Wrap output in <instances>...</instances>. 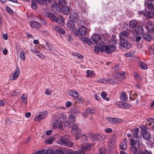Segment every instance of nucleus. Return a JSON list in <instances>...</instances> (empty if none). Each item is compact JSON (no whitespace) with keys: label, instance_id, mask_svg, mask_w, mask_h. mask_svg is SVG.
Returning <instances> with one entry per match:
<instances>
[{"label":"nucleus","instance_id":"nucleus-7","mask_svg":"<svg viewBox=\"0 0 154 154\" xmlns=\"http://www.w3.org/2000/svg\"><path fill=\"white\" fill-rule=\"evenodd\" d=\"M63 122L60 119H55L54 120L52 128L54 129L55 128H59L60 130L63 129Z\"/></svg>","mask_w":154,"mask_h":154},{"label":"nucleus","instance_id":"nucleus-11","mask_svg":"<svg viewBox=\"0 0 154 154\" xmlns=\"http://www.w3.org/2000/svg\"><path fill=\"white\" fill-rule=\"evenodd\" d=\"M94 140H102L105 138V136L101 134H96L92 135Z\"/></svg>","mask_w":154,"mask_h":154},{"label":"nucleus","instance_id":"nucleus-34","mask_svg":"<svg viewBox=\"0 0 154 154\" xmlns=\"http://www.w3.org/2000/svg\"><path fill=\"white\" fill-rule=\"evenodd\" d=\"M146 16L148 18H152L154 17V11H146Z\"/></svg>","mask_w":154,"mask_h":154},{"label":"nucleus","instance_id":"nucleus-14","mask_svg":"<svg viewBox=\"0 0 154 154\" xmlns=\"http://www.w3.org/2000/svg\"><path fill=\"white\" fill-rule=\"evenodd\" d=\"M146 28L149 32H154V27L152 24L149 21L147 22L146 25Z\"/></svg>","mask_w":154,"mask_h":154},{"label":"nucleus","instance_id":"nucleus-21","mask_svg":"<svg viewBox=\"0 0 154 154\" xmlns=\"http://www.w3.org/2000/svg\"><path fill=\"white\" fill-rule=\"evenodd\" d=\"M30 24L31 26L33 28H38L41 26V24L40 23L35 21L31 22Z\"/></svg>","mask_w":154,"mask_h":154},{"label":"nucleus","instance_id":"nucleus-44","mask_svg":"<svg viewBox=\"0 0 154 154\" xmlns=\"http://www.w3.org/2000/svg\"><path fill=\"white\" fill-rule=\"evenodd\" d=\"M51 0H38V2L40 4L46 5L48 3L50 2Z\"/></svg>","mask_w":154,"mask_h":154},{"label":"nucleus","instance_id":"nucleus-62","mask_svg":"<svg viewBox=\"0 0 154 154\" xmlns=\"http://www.w3.org/2000/svg\"><path fill=\"white\" fill-rule=\"evenodd\" d=\"M100 46L95 47L94 48V51L96 54L98 53L99 51Z\"/></svg>","mask_w":154,"mask_h":154},{"label":"nucleus","instance_id":"nucleus-49","mask_svg":"<svg viewBox=\"0 0 154 154\" xmlns=\"http://www.w3.org/2000/svg\"><path fill=\"white\" fill-rule=\"evenodd\" d=\"M35 54L39 58L42 59H43L45 58V56L41 53L39 52L38 51Z\"/></svg>","mask_w":154,"mask_h":154},{"label":"nucleus","instance_id":"nucleus-61","mask_svg":"<svg viewBox=\"0 0 154 154\" xmlns=\"http://www.w3.org/2000/svg\"><path fill=\"white\" fill-rule=\"evenodd\" d=\"M46 45L48 48L47 50H49L50 51L51 50L52 47L51 44H50L46 42Z\"/></svg>","mask_w":154,"mask_h":154},{"label":"nucleus","instance_id":"nucleus-22","mask_svg":"<svg viewBox=\"0 0 154 154\" xmlns=\"http://www.w3.org/2000/svg\"><path fill=\"white\" fill-rule=\"evenodd\" d=\"M70 10V8L66 5L62 6V11L64 14H67Z\"/></svg>","mask_w":154,"mask_h":154},{"label":"nucleus","instance_id":"nucleus-42","mask_svg":"<svg viewBox=\"0 0 154 154\" xmlns=\"http://www.w3.org/2000/svg\"><path fill=\"white\" fill-rule=\"evenodd\" d=\"M54 140V137L49 138L46 139L45 142V143L50 144H51Z\"/></svg>","mask_w":154,"mask_h":154},{"label":"nucleus","instance_id":"nucleus-31","mask_svg":"<svg viewBox=\"0 0 154 154\" xmlns=\"http://www.w3.org/2000/svg\"><path fill=\"white\" fill-rule=\"evenodd\" d=\"M137 25V22L135 20H132L130 21L129 23V27L131 28H134Z\"/></svg>","mask_w":154,"mask_h":154},{"label":"nucleus","instance_id":"nucleus-3","mask_svg":"<svg viewBox=\"0 0 154 154\" xmlns=\"http://www.w3.org/2000/svg\"><path fill=\"white\" fill-rule=\"evenodd\" d=\"M48 17L50 20L55 22L58 23V24L61 25H64L65 22L63 17L60 16L57 18L56 16L52 13L48 12L47 13Z\"/></svg>","mask_w":154,"mask_h":154},{"label":"nucleus","instance_id":"nucleus-64","mask_svg":"<svg viewBox=\"0 0 154 154\" xmlns=\"http://www.w3.org/2000/svg\"><path fill=\"white\" fill-rule=\"evenodd\" d=\"M33 154H45L44 150H41L36 152H35Z\"/></svg>","mask_w":154,"mask_h":154},{"label":"nucleus","instance_id":"nucleus-9","mask_svg":"<svg viewBox=\"0 0 154 154\" xmlns=\"http://www.w3.org/2000/svg\"><path fill=\"white\" fill-rule=\"evenodd\" d=\"M88 32V29L83 26H81L78 28V35L83 36L86 35Z\"/></svg>","mask_w":154,"mask_h":154},{"label":"nucleus","instance_id":"nucleus-6","mask_svg":"<svg viewBox=\"0 0 154 154\" xmlns=\"http://www.w3.org/2000/svg\"><path fill=\"white\" fill-rule=\"evenodd\" d=\"M100 51L102 52L104 51L106 53H110L113 52L116 50V47L115 46L111 45V46H104L102 47V45L101 46Z\"/></svg>","mask_w":154,"mask_h":154},{"label":"nucleus","instance_id":"nucleus-12","mask_svg":"<svg viewBox=\"0 0 154 154\" xmlns=\"http://www.w3.org/2000/svg\"><path fill=\"white\" fill-rule=\"evenodd\" d=\"M69 18L71 20H74L75 22H77L79 20L78 14L73 11L70 14Z\"/></svg>","mask_w":154,"mask_h":154},{"label":"nucleus","instance_id":"nucleus-46","mask_svg":"<svg viewBox=\"0 0 154 154\" xmlns=\"http://www.w3.org/2000/svg\"><path fill=\"white\" fill-rule=\"evenodd\" d=\"M27 95L26 94H23L22 95L21 99L23 103H26L27 102Z\"/></svg>","mask_w":154,"mask_h":154},{"label":"nucleus","instance_id":"nucleus-45","mask_svg":"<svg viewBox=\"0 0 154 154\" xmlns=\"http://www.w3.org/2000/svg\"><path fill=\"white\" fill-rule=\"evenodd\" d=\"M148 9L149 10L154 11V4L152 3H150L147 5Z\"/></svg>","mask_w":154,"mask_h":154},{"label":"nucleus","instance_id":"nucleus-28","mask_svg":"<svg viewBox=\"0 0 154 154\" xmlns=\"http://www.w3.org/2000/svg\"><path fill=\"white\" fill-rule=\"evenodd\" d=\"M38 0H32L31 1V6L32 8L34 10H35L37 9V4Z\"/></svg>","mask_w":154,"mask_h":154},{"label":"nucleus","instance_id":"nucleus-32","mask_svg":"<svg viewBox=\"0 0 154 154\" xmlns=\"http://www.w3.org/2000/svg\"><path fill=\"white\" fill-rule=\"evenodd\" d=\"M143 38L148 42L150 41L152 39L151 36L148 34H144L143 35Z\"/></svg>","mask_w":154,"mask_h":154},{"label":"nucleus","instance_id":"nucleus-23","mask_svg":"<svg viewBox=\"0 0 154 154\" xmlns=\"http://www.w3.org/2000/svg\"><path fill=\"white\" fill-rule=\"evenodd\" d=\"M144 30L143 27L140 26H138L135 29V32L136 33L138 34H141L143 33Z\"/></svg>","mask_w":154,"mask_h":154},{"label":"nucleus","instance_id":"nucleus-63","mask_svg":"<svg viewBox=\"0 0 154 154\" xmlns=\"http://www.w3.org/2000/svg\"><path fill=\"white\" fill-rule=\"evenodd\" d=\"M6 10L8 11V12H9L10 14H13V12L12 10L9 7H7L6 8Z\"/></svg>","mask_w":154,"mask_h":154},{"label":"nucleus","instance_id":"nucleus-10","mask_svg":"<svg viewBox=\"0 0 154 154\" xmlns=\"http://www.w3.org/2000/svg\"><path fill=\"white\" fill-rule=\"evenodd\" d=\"M119 44L121 46L126 49H129L131 46L130 42L126 39L120 40Z\"/></svg>","mask_w":154,"mask_h":154},{"label":"nucleus","instance_id":"nucleus-53","mask_svg":"<svg viewBox=\"0 0 154 154\" xmlns=\"http://www.w3.org/2000/svg\"><path fill=\"white\" fill-rule=\"evenodd\" d=\"M58 2L59 4L62 6L66 5V4L65 0H58Z\"/></svg>","mask_w":154,"mask_h":154},{"label":"nucleus","instance_id":"nucleus-50","mask_svg":"<svg viewBox=\"0 0 154 154\" xmlns=\"http://www.w3.org/2000/svg\"><path fill=\"white\" fill-rule=\"evenodd\" d=\"M140 128L141 130L143 131H146V130L148 128V127L147 126V125L146 124L145 125H143L140 126Z\"/></svg>","mask_w":154,"mask_h":154},{"label":"nucleus","instance_id":"nucleus-4","mask_svg":"<svg viewBox=\"0 0 154 154\" xmlns=\"http://www.w3.org/2000/svg\"><path fill=\"white\" fill-rule=\"evenodd\" d=\"M68 138V136L63 135L59 140L58 143L60 145H63L69 147H72L73 144L72 143L69 141Z\"/></svg>","mask_w":154,"mask_h":154},{"label":"nucleus","instance_id":"nucleus-20","mask_svg":"<svg viewBox=\"0 0 154 154\" xmlns=\"http://www.w3.org/2000/svg\"><path fill=\"white\" fill-rule=\"evenodd\" d=\"M142 136L143 138L146 140H149L151 138V136L149 133L147 131H144L142 133Z\"/></svg>","mask_w":154,"mask_h":154},{"label":"nucleus","instance_id":"nucleus-37","mask_svg":"<svg viewBox=\"0 0 154 154\" xmlns=\"http://www.w3.org/2000/svg\"><path fill=\"white\" fill-rule=\"evenodd\" d=\"M139 154H151V152L148 151L146 150H143L141 149H140L138 150Z\"/></svg>","mask_w":154,"mask_h":154},{"label":"nucleus","instance_id":"nucleus-38","mask_svg":"<svg viewBox=\"0 0 154 154\" xmlns=\"http://www.w3.org/2000/svg\"><path fill=\"white\" fill-rule=\"evenodd\" d=\"M86 73L87 76L89 78H91L94 77V71L89 70H87L86 71Z\"/></svg>","mask_w":154,"mask_h":154},{"label":"nucleus","instance_id":"nucleus-33","mask_svg":"<svg viewBox=\"0 0 154 154\" xmlns=\"http://www.w3.org/2000/svg\"><path fill=\"white\" fill-rule=\"evenodd\" d=\"M54 29L56 31L59 33H60L62 34L65 33V31L57 26H55L54 27Z\"/></svg>","mask_w":154,"mask_h":154},{"label":"nucleus","instance_id":"nucleus-24","mask_svg":"<svg viewBox=\"0 0 154 154\" xmlns=\"http://www.w3.org/2000/svg\"><path fill=\"white\" fill-rule=\"evenodd\" d=\"M67 154H85V152L81 149L77 151H69L67 153Z\"/></svg>","mask_w":154,"mask_h":154},{"label":"nucleus","instance_id":"nucleus-17","mask_svg":"<svg viewBox=\"0 0 154 154\" xmlns=\"http://www.w3.org/2000/svg\"><path fill=\"white\" fill-rule=\"evenodd\" d=\"M52 11L56 14H58L60 11L59 5L57 4H54L52 6Z\"/></svg>","mask_w":154,"mask_h":154},{"label":"nucleus","instance_id":"nucleus-35","mask_svg":"<svg viewBox=\"0 0 154 154\" xmlns=\"http://www.w3.org/2000/svg\"><path fill=\"white\" fill-rule=\"evenodd\" d=\"M133 136L134 138H137L139 133V129L138 128H135L133 131Z\"/></svg>","mask_w":154,"mask_h":154},{"label":"nucleus","instance_id":"nucleus-8","mask_svg":"<svg viewBox=\"0 0 154 154\" xmlns=\"http://www.w3.org/2000/svg\"><path fill=\"white\" fill-rule=\"evenodd\" d=\"M48 115V113L46 111L41 112L39 113L38 115L36 116L34 118V119L36 121H41L43 119L45 118Z\"/></svg>","mask_w":154,"mask_h":154},{"label":"nucleus","instance_id":"nucleus-2","mask_svg":"<svg viewBox=\"0 0 154 154\" xmlns=\"http://www.w3.org/2000/svg\"><path fill=\"white\" fill-rule=\"evenodd\" d=\"M91 39L97 46H102V45L106 44L108 42H109L108 40L103 39L102 38H101L100 35L98 34H96L92 35L91 36Z\"/></svg>","mask_w":154,"mask_h":154},{"label":"nucleus","instance_id":"nucleus-59","mask_svg":"<svg viewBox=\"0 0 154 154\" xmlns=\"http://www.w3.org/2000/svg\"><path fill=\"white\" fill-rule=\"evenodd\" d=\"M105 149L104 148L102 147L99 150V153L98 154H104L105 153Z\"/></svg>","mask_w":154,"mask_h":154},{"label":"nucleus","instance_id":"nucleus-16","mask_svg":"<svg viewBox=\"0 0 154 154\" xmlns=\"http://www.w3.org/2000/svg\"><path fill=\"white\" fill-rule=\"evenodd\" d=\"M67 28L70 31H73L75 27V25L72 20L69 21L66 24Z\"/></svg>","mask_w":154,"mask_h":154},{"label":"nucleus","instance_id":"nucleus-51","mask_svg":"<svg viewBox=\"0 0 154 154\" xmlns=\"http://www.w3.org/2000/svg\"><path fill=\"white\" fill-rule=\"evenodd\" d=\"M20 57L21 60H25V53L23 51L21 52L20 54Z\"/></svg>","mask_w":154,"mask_h":154},{"label":"nucleus","instance_id":"nucleus-55","mask_svg":"<svg viewBox=\"0 0 154 154\" xmlns=\"http://www.w3.org/2000/svg\"><path fill=\"white\" fill-rule=\"evenodd\" d=\"M52 93V91L49 89H46L45 92V94L47 95H49Z\"/></svg>","mask_w":154,"mask_h":154},{"label":"nucleus","instance_id":"nucleus-41","mask_svg":"<svg viewBox=\"0 0 154 154\" xmlns=\"http://www.w3.org/2000/svg\"><path fill=\"white\" fill-rule=\"evenodd\" d=\"M139 65L141 69H146L147 68V66L143 62H140Z\"/></svg>","mask_w":154,"mask_h":154},{"label":"nucleus","instance_id":"nucleus-57","mask_svg":"<svg viewBox=\"0 0 154 154\" xmlns=\"http://www.w3.org/2000/svg\"><path fill=\"white\" fill-rule=\"evenodd\" d=\"M130 106V105L128 104L127 103H122V108L125 109L126 108H128Z\"/></svg>","mask_w":154,"mask_h":154},{"label":"nucleus","instance_id":"nucleus-56","mask_svg":"<svg viewBox=\"0 0 154 154\" xmlns=\"http://www.w3.org/2000/svg\"><path fill=\"white\" fill-rule=\"evenodd\" d=\"M146 11H139L138 12V14L141 16L142 15H143L144 16H146Z\"/></svg>","mask_w":154,"mask_h":154},{"label":"nucleus","instance_id":"nucleus-48","mask_svg":"<svg viewBox=\"0 0 154 154\" xmlns=\"http://www.w3.org/2000/svg\"><path fill=\"white\" fill-rule=\"evenodd\" d=\"M54 151L51 149H48L45 151V154H54Z\"/></svg>","mask_w":154,"mask_h":154},{"label":"nucleus","instance_id":"nucleus-27","mask_svg":"<svg viewBox=\"0 0 154 154\" xmlns=\"http://www.w3.org/2000/svg\"><path fill=\"white\" fill-rule=\"evenodd\" d=\"M120 98L121 100L124 101H127L128 98L127 97L126 94L125 92L124 91H122L121 93Z\"/></svg>","mask_w":154,"mask_h":154},{"label":"nucleus","instance_id":"nucleus-18","mask_svg":"<svg viewBox=\"0 0 154 154\" xmlns=\"http://www.w3.org/2000/svg\"><path fill=\"white\" fill-rule=\"evenodd\" d=\"M92 146V144L91 143L83 144L81 146V148L82 149L81 150L85 152L84 151H88L90 150Z\"/></svg>","mask_w":154,"mask_h":154},{"label":"nucleus","instance_id":"nucleus-54","mask_svg":"<svg viewBox=\"0 0 154 154\" xmlns=\"http://www.w3.org/2000/svg\"><path fill=\"white\" fill-rule=\"evenodd\" d=\"M112 44L114 45L116 43L117 41V39L115 35H112Z\"/></svg>","mask_w":154,"mask_h":154},{"label":"nucleus","instance_id":"nucleus-1","mask_svg":"<svg viewBox=\"0 0 154 154\" xmlns=\"http://www.w3.org/2000/svg\"><path fill=\"white\" fill-rule=\"evenodd\" d=\"M114 78L111 79L109 78L100 79L97 81L100 83L105 84H109L111 85H116L120 83L121 79L125 78V73L124 72L119 73H116L113 75Z\"/></svg>","mask_w":154,"mask_h":154},{"label":"nucleus","instance_id":"nucleus-19","mask_svg":"<svg viewBox=\"0 0 154 154\" xmlns=\"http://www.w3.org/2000/svg\"><path fill=\"white\" fill-rule=\"evenodd\" d=\"M120 40L125 39L128 38L129 36V34L128 32L126 31H123L119 33Z\"/></svg>","mask_w":154,"mask_h":154},{"label":"nucleus","instance_id":"nucleus-36","mask_svg":"<svg viewBox=\"0 0 154 154\" xmlns=\"http://www.w3.org/2000/svg\"><path fill=\"white\" fill-rule=\"evenodd\" d=\"M126 140L122 141L120 143L119 147L121 149H126L127 147L125 142Z\"/></svg>","mask_w":154,"mask_h":154},{"label":"nucleus","instance_id":"nucleus-40","mask_svg":"<svg viewBox=\"0 0 154 154\" xmlns=\"http://www.w3.org/2000/svg\"><path fill=\"white\" fill-rule=\"evenodd\" d=\"M85 113L87 115H90L94 113L95 110L92 108H89L85 111Z\"/></svg>","mask_w":154,"mask_h":154},{"label":"nucleus","instance_id":"nucleus-5","mask_svg":"<svg viewBox=\"0 0 154 154\" xmlns=\"http://www.w3.org/2000/svg\"><path fill=\"white\" fill-rule=\"evenodd\" d=\"M71 128L72 134L75 137L76 139L77 140L79 138L81 133V130L78 128V125L74 123L72 124Z\"/></svg>","mask_w":154,"mask_h":154},{"label":"nucleus","instance_id":"nucleus-39","mask_svg":"<svg viewBox=\"0 0 154 154\" xmlns=\"http://www.w3.org/2000/svg\"><path fill=\"white\" fill-rule=\"evenodd\" d=\"M79 113V111L74 109H72L71 110V113L69 115H72V116H75L78 115Z\"/></svg>","mask_w":154,"mask_h":154},{"label":"nucleus","instance_id":"nucleus-30","mask_svg":"<svg viewBox=\"0 0 154 154\" xmlns=\"http://www.w3.org/2000/svg\"><path fill=\"white\" fill-rule=\"evenodd\" d=\"M20 74L19 69L18 68H16L15 71L13 74L12 79V80H15L19 76Z\"/></svg>","mask_w":154,"mask_h":154},{"label":"nucleus","instance_id":"nucleus-13","mask_svg":"<svg viewBox=\"0 0 154 154\" xmlns=\"http://www.w3.org/2000/svg\"><path fill=\"white\" fill-rule=\"evenodd\" d=\"M116 136L115 134L112 135L110 138L109 141V143L110 147L112 148L115 147V142L116 140Z\"/></svg>","mask_w":154,"mask_h":154},{"label":"nucleus","instance_id":"nucleus-26","mask_svg":"<svg viewBox=\"0 0 154 154\" xmlns=\"http://www.w3.org/2000/svg\"><path fill=\"white\" fill-rule=\"evenodd\" d=\"M146 121L148 123L147 124L151 126V128L154 129V119L148 118L147 119Z\"/></svg>","mask_w":154,"mask_h":154},{"label":"nucleus","instance_id":"nucleus-60","mask_svg":"<svg viewBox=\"0 0 154 154\" xmlns=\"http://www.w3.org/2000/svg\"><path fill=\"white\" fill-rule=\"evenodd\" d=\"M136 144V142L135 140L133 139H131L130 140V144L132 146H134Z\"/></svg>","mask_w":154,"mask_h":154},{"label":"nucleus","instance_id":"nucleus-43","mask_svg":"<svg viewBox=\"0 0 154 154\" xmlns=\"http://www.w3.org/2000/svg\"><path fill=\"white\" fill-rule=\"evenodd\" d=\"M100 95L102 97L104 100L106 101L109 100V98L106 97L107 94L105 92L103 91L101 94Z\"/></svg>","mask_w":154,"mask_h":154},{"label":"nucleus","instance_id":"nucleus-29","mask_svg":"<svg viewBox=\"0 0 154 154\" xmlns=\"http://www.w3.org/2000/svg\"><path fill=\"white\" fill-rule=\"evenodd\" d=\"M68 94L69 96L74 98H77L79 95L78 93L75 91H69Z\"/></svg>","mask_w":154,"mask_h":154},{"label":"nucleus","instance_id":"nucleus-52","mask_svg":"<svg viewBox=\"0 0 154 154\" xmlns=\"http://www.w3.org/2000/svg\"><path fill=\"white\" fill-rule=\"evenodd\" d=\"M75 116H72V115H69V120L71 121V122L72 124L74 123L75 121Z\"/></svg>","mask_w":154,"mask_h":154},{"label":"nucleus","instance_id":"nucleus-58","mask_svg":"<svg viewBox=\"0 0 154 154\" xmlns=\"http://www.w3.org/2000/svg\"><path fill=\"white\" fill-rule=\"evenodd\" d=\"M131 150L133 152V153L137 152V149L135 146H132L131 148Z\"/></svg>","mask_w":154,"mask_h":154},{"label":"nucleus","instance_id":"nucleus-25","mask_svg":"<svg viewBox=\"0 0 154 154\" xmlns=\"http://www.w3.org/2000/svg\"><path fill=\"white\" fill-rule=\"evenodd\" d=\"M82 40L84 43L87 44L90 46H91L93 45L92 41L88 38L84 37L82 38Z\"/></svg>","mask_w":154,"mask_h":154},{"label":"nucleus","instance_id":"nucleus-15","mask_svg":"<svg viewBox=\"0 0 154 154\" xmlns=\"http://www.w3.org/2000/svg\"><path fill=\"white\" fill-rule=\"evenodd\" d=\"M107 121H109L111 122L116 123L122 121V119H118L111 117H108L106 118Z\"/></svg>","mask_w":154,"mask_h":154},{"label":"nucleus","instance_id":"nucleus-47","mask_svg":"<svg viewBox=\"0 0 154 154\" xmlns=\"http://www.w3.org/2000/svg\"><path fill=\"white\" fill-rule=\"evenodd\" d=\"M54 154H64L63 150L60 149H55Z\"/></svg>","mask_w":154,"mask_h":154}]
</instances>
